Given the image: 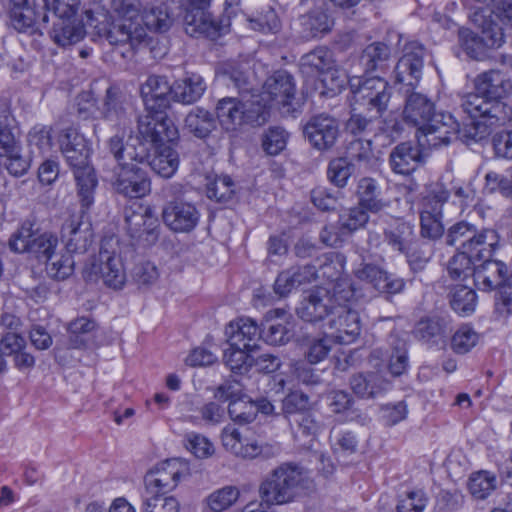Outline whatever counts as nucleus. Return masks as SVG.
Returning <instances> with one entry per match:
<instances>
[{"label": "nucleus", "instance_id": "nucleus-1", "mask_svg": "<svg viewBox=\"0 0 512 512\" xmlns=\"http://www.w3.org/2000/svg\"><path fill=\"white\" fill-rule=\"evenodd\" d=\"M138 134L154 150L150 157L145 147L147 160L144 163L161 177H172L179 167V155L173 148L174 141L178 139V129L174 122L165 115H142L138 119Z\"/></svg>", "mask_w": 512, "mask_h": 512}, {"label": "nucleus", "instance_id": "nucleus-2", "mask_svg": "<svg viewBox=\"0 0 512 512\" xmlns=\"http://www.w3.org/2000/svg\"><path fill=\"white\" fill-rule=\"evenodd\" d=\"M58 144L67 164L73 170L81 205L84 209H89L94 202L97 178L89 163L91 150L88 142L76 128L67 127L59 132Z\"/></svg>", "mask_w": 512, "mask_h": 512}, {"label": "nucleus", "instance_id": "nucleus-3", "mask_svg": "<svg viewBox=\"0 0 512 512\" xmlns=\"http://www.w3.org/2000/svg\"><path fill=\"white\" fill-rule=\"evenodd\" d=\"M111 11L115 19L99 36L110 45H129L135 49L146 38V29L140 23L141 3L139 0H111Z\"/></svg>", "mask_w": 512, "mask_h": 512}, {"label": "nucleus", "instance_id": "nucleus-4", "mask_svg": "<svg viewBox=\"0 0 512 512\" xmlns=\"http://www.w3.org/2000/svg\"><path fill=\"white\" fill-rule=\"evenodd\" d=\"M471 21L481 31L479 41L487 48H499L504 43L503 28L496 22L512 27V0H474Z\"/></svg>", "mask_w": 512, "mask_h": 512}, {"label": "nucleus", "instance_id": "nucleus-5", "mask_svg": "<svg viewBox=\"0 0 512 512\" xmlns=\"http://www.w3.org/2000/svg\"><path fill=\"white\" fill-rule=\"evenodd\" d=\"M446 243L473 261L488 260L493 256L499 243V236L492 229H478L466 221L452 225L446 234Z\"/></svg>", "mask_w": 512, "mask_h": 512}, {"label": "nucleus", "instance_id": "nucleus-6", "mask_svg": "<svg viewBox=\"0 0 512 512\" xmlns=\"http://www.w3.org/2000/svg\"><path fill=\"white\" fill-rule=\"evenodd\" d=\"M305 482L306 476L299 466L284 463L272 470L261 483V499L272 505L293 502L306 488Z\"/></svg>", "mask_w": 512, "mask_h": 512}, {"label": "nucleus", "instance_id": "nucleus-7", "mask_svg": "<svg viewBox=\"0 0 512 512\" xmlns=\"http://www.w3.org/2000/svg\"><path fill=\"white\" fill-rule=\"evenodd\" d=\"M474 283L479 290L492 291L498 289L495 296L494 312L499 317H507L512 313V274L507 275V266L497 260H482L475 266Z\"/></svg>", "mask_w": 512, "mask_h": 512}, {"label": "nucleus", "instance_id": "nucleus-8", "mask_svg": "<svg viewBox=\"0 0 512 512\" xmlns=\"http://www.w3.org/2000/svg\"><path fill=\"white\" fill-rule=\"evenodd\" d=\"M354 297L355 290L349 283H334L331 290L317 287L302 300L297 314L307 322H317L325 318L329 321L339 302H349Z\"/></svg>", "mask_w": 512, "mask_h": 512}, {"label": "nucleus", "instance_id": "nucleus-9", "mask_svg": "<svg viewBox=\"0 0 512 512\" xmlns=\"http://www.w3.org/2000/svg\"><path fill=\"white\" fill-rule=\"evenodd\" d=\"M349 85L353 93V111L361 110L382 116L387 110L391 89L384 78L352 75Z\"/></svg>", "mask_w": 512, "mask_h": 512}, {"label": "nucleus", "instance_id": "nucleus-10", "mask_svg": "<svg viewBox=\"0 0 512 512\" xmlns=\"http://www.w3.org/2000/svg\"><path fill=\"white\" fill-rule=\"evenodd\" d=\"M183 10L185 31L191 36L203 35L215 40L226 34L228 23L215 18L209 11L211 0H179Z\"/></svg>", "mask_w": 512, "mask_h": 512}, {"label": "nucleus", "instance_id": "nucleus-11", "mask_svg": "<svg viewBox=\"0 0 512 512\" xmlns=\"http://www.w3.org/2000/svg\"><path fill=\"white\" fill-rule=\"evenodd\" d=\"M449 197L450 192L442 183L429 185L427 193L422 199L420 210V226L423 237L435 240L443 235V206Z\"/></svg>", "mask_w": 512, "mask_h": 512}, {"label": "nucleus", "instance_id": "nucleus-12", "mask_svg": "<svg viewBox=\"0 0 512 512\" xmlns=\"http://www.w3.org/2000/svg\"><path fill=\"white\" fill-rule=\"evenodd\" d=\"M139 164L129 161L121 163L113 169L111 183L119 194L129 198H141L150 192V179Z\"/></svg>", "mask_w": 512, "mask_h": 512}, {"label": "nucleus", "instance_id": "nucleus-13", "mask_svg": "<svg viewBox=\"0 0 512 512\" xmlns=\"http://www.w3.org/2000/svg\"><path fill=\"white\" fill-rule=\"evenodd\" d=\"M188 464L178 458H172L158 463L145 476V486L148 493L167 494L174 490L182 477L188 474Z\"/></svg>", "mask_w": 512, "mask_h": 512}, {"label": "nucleus", "instance_id": "nucleus-14", "mask_svg": "<svg viewBox=\"0 0 512 512\" xmlns=\"http://www.w3.org/2000/svg\"><path fill=\"white\" fill-rule=\"evenodd\" d=\"M459 123L449 113H436L420 129L416 137L421 145L433 148L448 145L458 138Z\"/></svg>", "mask_w": 512, "mask_h": 512}, {"label": "nucleus", "instance_id": "nucleus-15", "mask_svg": "<svg viewBox=\"0 0 512 512\" xmlns=\"http://www.w3.org/2000/svg\"><path fill=\"white\" fill-rule=\"evenodd\" d=\"M424 47L416 41L403 47V54L395 66V81L414 88L420 81L424 66Z\"/></svg>", "mask_w": 512, "mask_h": 512}, {"label": "nucleus", "instance_id": "nucleus-16", "mask_svg": "<svg viewBox=\"0 0 512 512\" xmlns=\"http://www.w3.org/2000/svg\"><path fill=\"white\" fill-rule=\"evenodd\" d=\"M351 301H341L328 321L330 334L339 344H349L360 334V317L350 306Z\"/></svg>", "mask_w": 512, "mask_h": 512}, {"label": "nucleus", "instance_id": "nucleus-17", "mask_svg": "<svg viewBox=\"0 0 512 512\" xmlns=\"http://www.w3.org/2000/svg\"><path fill=\"white\" fill-rule=\"evenodd\" d=\"M303 133L315 149L325 151L335 144L339 136V123L328 114H317L306 122Z\"/></svg>", "mask_w": 512, "mask_h": 512}, {"label": "nucleus", "instance_id": "nucleus-18", "mask_svg": "<svg viewBox=\"0 0 512 512\" xmlns=\"http://www.w3.org/2000/svg\"><path fill=\"white\" fill-rule=\"evenodd\" d=\"M162 219L170 230L177 233H188L197 226L200 211L193 203L176 199L164 206Z\"/></svg>", "mask_w": 512, "mask_h": 512}, {"label": "nucleus", "instance_id": "nucleus-19", "mask_svg": "<svg viewBox=\"0 0 512 512\" xmlns=\"http://www.w3.org/2000/svg\"><path fill=\"white\" fill-rule=\"evenodd\" d=\"M61 238L68 253L83 254L94 240L92 225L83 215H72L62 225Z\"/></svg>", "mask_w": 512, "mask_h": 512}, {"label": "nucleus", "instance_id": "nucleus-20", "mask_svg": "<svg viewBox=\"0 0 512 512\" xmlns=\"http://www.w3.org/2000/svg\"><path fill=\"white\" fill-rule=\"evenodd\" d=\"M107 244H102L99 257L93 264V271L99 274L105 286L120 290L126 283V271L123 260L117 252L110 251Z\"/></svg>", "mask_w": 512, "mask_h": 512}, {"label": "nucleus", "instance_id": "nucleus-21", "mask_svg": "<svg viewBox=\"0 0 512 512\" xmlns=\"http://www.w3.org/2000/svg\"><path fill=\"white\" fill-rule=\"evenodd\" d=\"M353 274L359 281L365 282L381 293L396 294L403 290L404 282L370 263H360L353 269Z\"/></svg>", "mask_w": 512, "mask_h": 512}, {"label": "nucleus", "instance_id": "nucleus-22", "mask_svg": "<svg viewBox=\"0 0 512 512\" xmlns=\"http://www.w3.org/2000/svg\"><path fill=\"white\" fill-rule=\"evenodd\" d=\"M461 106L463 111L473 119H481L490 123H500L505 119L500 116L505 106L501 102L488 99L486 95L478 91L464 96Z\"/></svg>", "mask_w": 512, "mask_h": 512}, {"label": "nucleus", "instance_id": "nucleus-23", "mask_svg": "<svg viewBox=\"0 0 512 512\" xmlns=\"http://www.w3.org/2000/svg\"><path fill=\"white\" fill-rule=\"evenodd\" d=\"M420 143L402 142L396 145L390 155L392 171L400 175H410L424 162Z\"/></svg>", "mask_w": 512, "mask_h": 512}, {"label": "nucleus", "instance_id": "nucleus-24", "mask_svg": "<svg viewBox=\"0 0 512 512\" xmlns=\"http://www.w3.org/2000/svg\"><path fill=\"white\" fill-rule=\"evenodd\" d=\"M225 333L231 347H243L254 351L261 339V329L252 318L241 317L229 323Z\"/></svg>", "mask_w": 512, "mask_h": 512}, {"label": "nucleus", "instance_id": "nucleus-25", "mask_svg": "<svg viewBox=\"0 0 512 512\" xmlns=\"http://www.w3.org/2000/svg\"><path fill=\"white\" fill-rule=\"evenodd\" d=\"M215 113L221 128L228 133L240 131L247 121L245 105L236 97H224L218 100Z\"/></svg>", "mask_w": 512, "mask_h": 512}, {"label": "nucleus", "instance_id": "nucleus-26", "mask_svg": "<svg viewBox=\"0 0 512 512\" xmlns=\"http://www.w3.org/2000/svg\"><path fill=\"white\" fill-rule=\"evenodd\" d=\"M263 100L267 99L271 105L287 106L295 96V83L293 77L285 71H277L270 76L263 86Z\"/></svg>", "mask_w": 512, "mask_h": 512}, {"label": "nucleus", "instance_id": "nucleus-27", "mask_svg": "<svg viewBox=\"0 0 512 512\" xmlns=\"http://www.w3.org/2000/svg\"><path fill=\"white\" fill-rule=\"evenodd\" d=\"M349 384L353 393L364 399L375 398L391 387V382L379 371L355 374L351 377Z\"/></svg>", "mask_w": 512, "mask_h": 512}, {"label": "nucleus", "instance_id": "nucleus-28", "mask_svg": "<svg viewBox=\"0 0 512 512\" xmlns=\"http://www.w3.org/2000/svg\"><path fill=\"white\" fill-rule=\"evenodd\" d=\"M221 440L224 448L238 457L252 459L262 453L257 440L248 438L231 425L222 430Z\"/></svg>", "mask_w": 512, "mask_h": 512}, {"label": "nucleus", "instance_id": "nucleus-29", "mask_svg": "<svg viewBox=\"0 0 512 512\" xmlns=\"http://www.w3.org/2000/svg\"><path fill=\"white\" fill-rule=\"evenodd\" d=\"M173 84L165 76L151 75L141 85V96L151 108H166L172 100Z\"/></svg>", "mask_w": 512, "mask_h": 512}, {"label": "nucleus", "instance_id": "nucleus-30", "mask_svg": "<svg viewBox=\"0 0 512 512\" xmlns=\"http://www.w3.org/2000/svg\"><path fill=\"white\" fill-rule=\"evenodd\" d=\"M476 91L483 93L494 102L508 96L512 91V83L498 70H490L477 76L475 80Z\"/></svg>", "mask_w": 512, "mask_h": 512}, {"label": "nucleus", "instance_id": "nucleus-31", "mask_svg": "<svg viewBox=\"0 0 512 512\" xmlns=\"http://www.w3.org/2000/svg\"><path fill=\"white\" fill-rule=\"evenodd\" d=\"M334 21L328 15L324 4L315 7L300 17L302 37L306 39L322 37L329 33Z\"/></svg>", "mask_w": 512, "mask_h": 512}, {"label": "nucleus", "instance_id": "nucleus-32", "mask_svg": "<svg viewBox=\"0 0 512 512\" xmlns=\"http://www.w3.org/2000/svg\"><path fill=\"white\" fill-rule=\"evenodd\" d=\"M435 114L434 103L425 95L412 92L407 96L403 111L406 122L420 129V126H423Z\"/></svg>", "mask_w": 512, "mask_h": 512}, {"label": "nucleus", "instance_id": "nucleus-33", "mask_svg": "<svg viewBox=\"0 0 512 512\" xmlns=\"http://www.w3.org/2000/svg\"><path fill=\"white\" fill-rule=\"evenodd\" d=\"M206 90L204 79L198 74H192L173 83L172 100L182 104L197 102Z\"/></svg>", "mask_w": 512, "mask_h": 512}, {"label": "nucleus", "instance_id": "nucleus-34", "mask_svg": "<svg viewBox=\"0 0 512 512\" xmlns=\"http://www.w3.org/2000/svg\"><path fill=\"white\" fill-rule=\"evenodd\" d=\"M85 35V24L71 18L57 20L50 31L54 43L61 47L75 45L83 40Z\"/></svg>", "mask_w": 512, "mask_h": 512}, {"label": "nucleus", "instance_id": "nucleus-35", "mask_svg": "<svg viewBox=\"0 0 512 512\" xmlns=\"http://www.w3.org/2000/svg\"><path fill=\"white\" fill-rule=\"evenodd\" d=\"M384 238L393 250L406 253L414 239V226L402 219H395L384 230Z\"/></svg>", "mask_w": 512, "mask_h": 512}, {"label": "nucleus", "instance_id": "nucleus-36", "mask_svg": "<svg viewBox=\"0 0 512 512\" xmlns=\"http://www.w3.org/2000/svg\"><path fill=\"white\" fill-rule=\"evenodd\" d=\"M127 229L133 238L143 233L152 234L158 226V219L149 207H139L135 211H126Z\"/></svg>", "mask_w": 512, "mask_h": 512}, {"label": "nucleus", "instance_id": "nucleus-37", "mask_svg": "<svg viewBox=\"0 0 512 512\" xmlns=\"http://www.w3.org/2000/svg\"><path fill=\"white\" fill-rule=\"evenodd\" d=\"M184 128L195 137L203 139L215 130L216 120L208 110L202 107H195L186 115Z\"/></svg>", "mask_w": 512, "mask_h": 512}, {"label": "nucleus", "instance_id": "nucleus-38", "mask_svg": "<svg viewBox=\"0 0 512 512\" xmlns=\"http://www.w3.org/2000/svg\"><path fill=\"white\" fill-rule=\"evenodd\" d=\"M390 48L382 42L369 44L362 52L359 58V64L364 68V74L367 75L373 71H384L387 68V62L390 58Z\"/></svg>", "mask_w": 512, "mask_h": 512}, {"label": "nucleus", "instance_id": "nucleus-39", "mask_svg": "<svg viewBox=\"0 0 512 512\" xmlns=\"http://www.w3.org/2000/svg\"><path fill=\"white\" fill-rule=\"evenodd\" d=\"M102 117L118 125H125L126 111L124 108V96L117 87H109L100 109Z\"/></svg>", "mask_w": 512, "mask_h": 512}, {"label": "nucleus", "instance_id": "nucleus-40", "mask_svg": "<svg viewBox=\"0 0 512 512\" xmlns=\"http://www.w3.org/2000/svg\"><path fill=\"white\" fill-rule=\"evenodd\" d=\"M15 117L11 112L10 104L5 101H0V155L7 154L13 151V147L18 145L15 129Z\"/></svg>", "mask_w": 512, "mask_h": 512}, {"label": "nucleus", "instance_id": "nucleus-41", "mask_svg": "<svg viewBox=\"0 0 512 512\" xmlns=\"http://www.w3.org/2000/svg\"><path fill=\"white\" fill-rule=\"evenodd\" d=\"M356 194L358 204L372 213H377L387 207V203L379 198V188L376 180L363 177L358 181Z\"/></svg>", "mask_w": 512, "mask_h": 512}, {"label": "nucleus", "instance_id": "nucleus-42", "mask_svg": "<svg viewBox=\"0 0 512 512\" xmlns=\"http://www.w3.org/2000/svg\"><path fill=\"white\" fill-rule=\"evenodd\" d=\"M334 64L332 52L325 47H318L301 58L303 73L307 75L316 74L320 77L328 69H332Z\"/></svg>", "mask_w": 512, "mask_h": 512}, {"label": "nucleus", "instance_id": "nucleus-43", "mask_svg": "<svg viewBox=\"0 0 512 512\" xmlns=\"http://www.w3.org/2000/svg\"><path fill=\"white\" fill-rule=\"evenodd\" d=\"M124 132L122 136L116 134L111 137L108 141V148L111 154L114 156V159L117 161V165L121 163L135 161L138 163H144V160H147V155L145 154V144L142 143L140 145V151H137L135 147L125 146L123 143Z\"/></svg>", "mask_w": 512, "mask_h": 512}, {"label": "nucleus", "instance_id": "nucleus-44", "mask_svg": "<svg viewBox=\"0 0 512 512\" xmlns=\"http://www.w3.org/2000/svg\"><path fill=\"white\" fill-rule=\"evenodd\" d=\"M141 19L145 29L159 33L168 31L174 22V17L165 4L146 8Z\"/></svg>", "mask_w": 512, "mask_h": 512}, {"label": "nucleus", "instance_id": "nucleus-45", "mask_svg": "<svg viewBox=\"0 0 512 512\" xmlns=\"http://www.w3.org/2000/svg\"><path fill=\"white\" fill-rule=\"evenodd\" d=\"M311 409L310 397L299 391H291L282 400L281 413L290 423Z\"/></svg>", "mask_w": 512, "mask_h": 512}, {"label": "nucleus", "instance_id": "nucleus-46", "mask_svg": "<svg viewBox=\"0 0 512 512\" xmlns=\"http://www.w3.org/2000/svg\"><path fill=\"white\" fill-rule=\"evenodd\" d=\"M240 497L236 486L227 485L209 494L205 499V508L209 512H222L234 505Z\"/></svg>", "mask_w": 512, "mask_h": 512}, {"label": "nucleus", "instance_id": "nucleus-47", "mask_svg": "<svg viewBox=\"0 0 512 512\" xmlns=\"http://www.w3.org/2000/svg\"><path fill=\"white\" fill-rule=\"evenodd\" d=\"M38 229L31 220H25L20 227L11 235L9 247L16 253H29L34 239L37 237Z\"/></svg>", "mask_w": 512, "mask_h": 512}, {"label": "nucleus", "instance_id": "nucleus-48", "mask_svg": "<svg viewBox=\"0 0 512 512\" xmlns=\"http://www.w3.org/2000/svg\"><path fill=\"white\" fill-rule=\"evenodd\" d=\"M22 2V4H14L11 8L10 23L18 32H29L33 30L40 15L25 0Z\"/></svg>", "mask_w": 512, "mask_h": 512}, {"label": "nucleus", "instance_id": "nucleus-49", "mask_svg": "<svg viewBox=\"0 0 512 512\" xmlns=\"http://www.w3.org/2000/svg\"><path fill=\"white\" fill-rule=\"evenodd\" d=\"M450 304L456 313L468 316L475 311L477 305L476 293L467 286L458 285L452 291Z\"/></svg>", "mask_w": 512, "mask_h": 512}, {"label": "nucleus", "instance_id": "nucleus-50", "mask_svg": "<svg viewBox=\"0 0 512 512\" xmlns=\"http://www.w3.org/2000/svg\"><path fill=\"white\" fill-rule=\"evenodd\" d=\"M496 486L497 478L495 474L488 471L472 473L468 482V489L476 499H485L495 490Z\"/></svg>", "mask_w": 512, "mask_h": 512}, {"label": "nucleus", "instance_id": "nucleus-51", "mask_svg": "<svg viewBox=\"0 0 512 512\" xmlns=\"http://www.w3.org/2000/svg\"><path fill=\"white\" fill-rule=\"evenodd\" d=\"M207 197L219 203H227L235 194V184L227 175L216 176L209 180L206 187Z\"/></svg>", "mask_w": 512, "mask_h": 512}, {"label": "nucleus", "instance_id": "nucleus-52", "mask_svg": "<svg viewBox=\"0 0 512 512\" xmlns=\"http://www.w3.org/2000/svg\"><path fill=\"white\" fill-rule=\"evenodd\" d=\"M252 350L243 347H231L225 349L223 360L234 373H245L253 366L254 357L250 355Z\"/></svg>", "mask_w": 512, "mask_h": 512}, {"label": "nucleus", "instance_id": "nucleus-53", "mask_svg": "<svg viewBox=\"0 0 512 512\" xmlns=\"http://www.w3.org/2000/svg\"><path fill=\"white\" fill-rule=\"evenodd\" d=\"M228 414L234 422L248 424L256 419L257 406L254 401L241 397L229 403Z\"/></svg>", "mask_w": 512, "mask_h": 512}, {"label": "nucleus", "instance_id": "nucleus-54", "mask_svg": "<svg viewBox=\"0 0 512 512\" xmlns=\"http://www.w3.org/2000/svg\"><path fill=\"white\" fill-rule=\"evenodd\" d=\"M475 263V261L457 250V252L448 262V275L452 280L463 281L470 275H473Z\"/></svg>", "mask_w": 512, "mask_h": 512}, {"label": "nucleus", "instance_id": "nucleus-55", "mask_svg": "<svg viewBox=\"0 0 512 512\" xmlns=\"http://www.w3.org/2000/svg\"><path fill=\"white\" fill-rule=\"evenodd\" d=\"M57 246V236L51 232H44L38 234L34 239V244L29 253L38 260L47 262L53 258Z\"/></svg>", "mask_w": 512, "mask_h": 512}, {"label": "nucleus", "instance_id": "nucleus-56", "mask_svg": "<svg viewBox=\"0 0 512 512\" xmlns=\"http://www.w3.org/2000/svg\"><path fill=\"white\" fill-rule=\"evenodd\" d=\"M367 211L365 207L359 204L343 211L339 217L341 229L352 233L363 228L369 221Z\"/></svg>", "mask_w": 512, "mask_h": 512}, {"label": "nucleus", "instance_id": "nucleus-57", "mask_svg": "<svg viewBox=\"0 0 512 512\" xmlns=\"http://www.w3.org/2000/svg\"><path fill=\"white\" fill-rule=\"evenodd\" d=\"M184 446L198 459L211 457L215 452L213 443L204 435L189 432L184 436Z\"/></svg>", "mask_w": 512, "mask_h": 512}, {"label": "nucleus", "instance_id": "nucleus-58", "mask_svg": "<svg viewBox=\"0 0 512 512\" xmlns=\"http://www.w3.org/2000/svg\"><path fill=\"white\" fill-rule=\"evenodd\" d=\"M335 343H337V341L330 333L321 338L311 340L305 352L307 361L311 364H317L323 361L328 356Z\"/></svg>", "mask_w": 512, "mask_h": 512}, {"label": "nucleus", "instance_id": "nucleus-59", "mask_svg": "<svg viewBox=\"0 0 512 512\" xmlns=\"http://www.w3.org/2000/svg\"><path fill=\"white\" fill-rule=\"evenodd\" d=\"M479 341L478 333L469 325H462L453 334L451 348L458 354L469 352Z\"/></svg>", "mask_w": 512, "mask_h": 512}, {"label": "nucleus", "instance_id": "nucleus-60", "mask_svg": "<svg viewBox=\"0 0 512 512\" xmlns=\"http://www.w3.org/2000/svg\"><path fill=\"white\" fill-rule=\"evenodd\" d=\"M288 133L279 126L269 127L262 136V147L269 155H278L286 147Z\"/></svg>", "mask_w": 512, "mask_h": 512}, {"label": "nucleus", "instance_id": "nucleus-61", "mask_svg": "<svg viewBox=\"0 0 512 512\" xmlns=\"http://www.w3.org/2000/svg\"><path fill=\"white\" fill-rule=\"evenodd\" d=\"M354 171V165L346 158H336L330 161L327 169L329 180L337 187L346 186L348 179Z\"/></svg>", "mask_w": 512, "mask_h": 512}, {"label": "nucleus", "instance_id": "nucleus-62", "mask_svg": "<svg viewBox=\"0 0 512 512\" xmlns=\"http://www.w3.org/2000/svg\"><path fill=\"white\" fill-rule=\"evenodd\" d=\"M143 502L142 512H179L180 503L173 496H163V493H150Z\"/></svg>", "mask_w": 512, "mask_h": 512}, {"label": "nucleus", "instance_id": "nucleus-63", "mask_svg": "<svg viewBox=\"0 0 512 512\" xmlns=\"http://www.w3.org/2000/svg\"><path fill=\"white\" fill-rule=\"evenodd\" d=\"M38 5H41L49 12L61 19H70L77 13L81 1L80 0H36Z\"/></svg>", "mask_w": 512, "mask_h": 512}, {"label": "nucleus", "instance_id": "nucleus-64", "mask_svg": "<svg viewBox=\"0 0 512 512\" xmlns=\"http://www.w3.org/2000/svg\"><path fill=\"white\" fill-rule=\"evenodd\" d=\"M46 270L50 277L56 280H65L70 277L74 272V259L71 253L61 254L59 257H54L47 261Z\"/></svg>", "mask_w": 512, "mask_h": 512}]
</instances>
